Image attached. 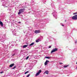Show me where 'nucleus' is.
Masks as SVG:
<instances>
[{
  "mask_svg": "<svg viewBox=\"0 0 77 77\" xmlns=\"http://www.w3.org/2000/svg\"><path fill=\"white\" fill-rule=\"evenodd\" d=\"M25 10V9H20L19 11V12L18 13V15H20L21 14H22V13H23Z\"/></svg>",
  "mask_w": 77,
  "mask_h": 77,
  "instance_id": "obj_1",
  "label": "nucleus"
},
{
  "mask_svg": "<svg viewBox=\"0 0 77 77\" xmlns=\"http://www.w3.org/2000/svg\"><path fill=\"white\" fill-rule=\"evenodd\" d=\"M57 50H58L57 48H55L54 49L52 50L51 51V53H54V52H56V51H57Z\"/></svg>",
  "mask_w": 77,
  "mask_h": 77,
  "instance_id": "obj_2",
  "label": "nucleus"
},
{
  "mask_svg": "<svg viewBox=\"0 0 77 77\" xmlns=\"http://www.w3.org/2000/svg\"><path fill=\"white\" fill-rule=\"evenodd\" d=\"M57 13L55 11H54L52 13V14L53 15V16L54 17H57V14H56Z\"/></svg>",
  "mask_w": 77,
  "mask_h": 77,
  "instance_id": "obj_3",
  "label": "nucleus"
},
{
  "mask_svg": "<svg viewBox=\"0 0 77 77\" xmlns=\"http://www.w3.org/2000/svg\"><path fill=\"white\" fill-rule=\"evenodd\" d=\"M72 20H77V15H76L72 17Z\"/></svg>",
  "mask_w": 77,
  "mask_h": 77,
  "instance_id": "obj_4",
  "label": "nucleus"
},
{
  "mask_svg": "<svg viewBox=\"0 0 77 77\" xmlns=\"http://www.w3.org/2000/svg\"><path fill=\"white\" fill-rule=\"evenodd\" d=\"M41 72V70H40L39 71H38V72L36 73V74H35V76H38V75H39Z\"/></svg>",
  "mask_w": 77,
  "mask_h": 77,
  "instance_id": "obj_5",
  "label": "nucleus"
},
{
  "mask_svg": "<svg viewBox=\"0 0 77 77\" xmlns=\"http://www.w3.org/2000/svg\"><path fill=\"white\" fill-rule=\"evenodd\" d=\"M13 35L16 36V30L14 29L13 31L12 32Z\"/></svg>",
  "mask_w": 77,
  "mask_h": 77,
  "instance_id": "obj_6",
  "label": "nucleus"
},
{
  "mask_svg": "<svg viewBox=\"0 0 77 77\" xmlns=\"http://www.w3.org/2000/svg\"><path fill=\"white\" fill-rule=\"evenodd\" d=\"M49 62V61L47 60L45 63V65H48V63Z\"/></svg>",
  "mask_w": 77,
  "mask_h": 77,
  "instance_id": "obj_7",
  "label": "nucleus"
},
{
  "mask_svg": "<svg viewBox=\"0 0 77 77\" xmlns=\"http://www.w3.org/2000/svg\"><path fill=\"white\" fill-rule=\"evenodd\" d=\"M35 32V33H40V31L36 30Z\"/></svg>",
  "mask_w": 77,
  "mask_h": 77,
  "instance_id": "obj_8",
  "label": "nucleus"
},
{
  "mask_svg": "<svg viewBox=\"0 0 77 77\" xmlns=\"http://www.w3.org/2000/svg\"><path fill=\"white\" fill-rule=\"evenodd\" d=\"M48 74V71H46L44 72V74Z\"/></svg>",
  "mask_w": 77,
  "mask_h": 77,
  "instance_id": "obj_9",
  "label": "nucleus"
},
{
  "mask_svg": "<svg viewBox=\"0 0 77 77\" xmlns=\"http://www.w3.org/2000/svg\"><path fill=\"white\" fill-rule=\"evenodd\" d=\"M0 24L1 25V26H3V22H2L0 21Z\"/></svg>",
  "mask_w": 77,
  "mask_h": 77,
  "instance_id": "obj_10",
  "label": "nucleus"
},
{
  "mask_svg": "<svg viewBox=\"0 0 77 77\" xmlns=\"http://www.w3.org/2000/svg\"><path fill=\"white\" fill-rule=\"evenodd\" d=\"M45 58H46V59H50L51 58V57H45Z\"/></svg>",
  "mask_w": 77,
  "mask_h": 77,
  "instance_id": "obj_11",
  "label": "nucleus"
},
{
  "mask_svg": "<svg viewBox=\"0 0 77 77\" xmlns=\"http://www.w3.org/2000/svg\"><path fill=\"white\" fill-rule=\"evenodd\" d=\"M14 65V63H13L9 66L10 67H12Z\"/></svg>",
  "mask_w": 77,
  "mask_h": 77,
  "instance_id": "obj_12",
  "label": "nucleus"
},
{
  "mask_svg": "<svg viewBox=\"0 0 77 77\" xmlns=\"http://www.w3.org/2000/svg\"><path fill=\"white\" fill-rule=\"evenodd\" d=\"M28 45H25L23 46V48H26L27 47Z\"/></svg>",
  "mask_w": 77,
  "mask_h": 77,
  "instance_id": "obj_13",
  "label": "nucleus"
},
{
  "mask_svg": "<svg viewBox=\"0 0 77 77\" xmlns=\"http://www.w3.org/2000/svg\"><path fill=\"white\" fill-rule=\"evenodd\" d=\"M40 40L39 39H38L37 40H36L35 41L36 42H39V40Z\"/></svg>",
  "mask_w": 77,
  "mask_h": 77,
  "instance_id": "obj_14",
  "label": "nucleus"
},
{
  "mask_svg": "<svg viewBox=\"0 0 77 77\" xmlns=\"http://www.w3.org/2000/svg\"><path fill=\"white\" fill-rule=\"evenodd\" d=\"M69 66V65H67L66 66H64V68H67V67H68V66Z\"/></svg>",
  "mask_w": 77,
  "mask_h": 77,
  "instance_id": "obj_15",
  "label": "nucleus"
},
{
  "mask_svg": "<svg viewBox=\"0 0 77 77\" xmlns=\"http://www.w3.org/2000/svg\"><path fill=\"white\" fill-rule=\"evenodd\" d=\"M35 44L34 42H33L32 43H31V44H30V46H31V45H33V44Z\"/></svg>",
  "mask_w": 77,
  "mask_h": 77,
  "instance_id": "obj_16",
  "label": "nucleus"
},
{
  "mask_svg": "<svg viewBox=\"0 0 77 77\" xmlns=\"http://www.w3.org/2000/svg\"><path fill=\"white\" fill-rule=\"evenodd\" d=\"M30 74H29L27 75V76L26 77H29V76H30Z\"/></svg>",
  "mask_w": 77,
  "mask_h": 77,
  "instance_id": "obj_17",
  "label": "nucleus"
},
{
  "mask_svg": "<svg viewBox=\"0 0 77 77\" xmlns=\"http://www.w3.org/2000/svg\"><path fill=\"white\" fill-rule=\"evenodd\" d=\"M28 72H29V71H28L26 72H25V74H26L28 73Z\"/></svg>",
  "mask_w": 77,
  "mask_h": 77,
  "instance_id": "obj_18",
  "label": "nucleus"
},
{
  "mask_svg": "<svg viewBox=\"0 0 77 77\" xmlns=\"http://www.w3.org/2000/svg\"><path fill=\"white\" fill-rule=\"evenodd\" d=\"M51 5L52 6H54V4L52 3L51 4Z\"/></svg>",
  "mask_w": 77,
  "mask_h": 77,
  "instance_id": "obj_19",
  "label": "nucleus"
},
{
  "mask_svg": "<svg viewBox=\"0 0 77 77\" xmlns=\"http://www.w3.org/2000/svg\"><path fill=\"white\" fill-rule=\"evenodd\" d=\"M29 59V56H28L26 58V60H27Z\"/></svg>",
  "mask_w": 77,
  "mask_h": 77,
  "instance_id": "obj_20",
  "label": "nucleus"
},
{
  "mask_svg": "<svg viewBox=\"0 0 77 77\" xmlns=\"http://www.w3.org/2000/svg\"><path fill=\"white\" fill-rule=\"evenodd\" d=\"M51 46H49L48 48H51Z\"/></svg>",
  "mask_w": 77,
  "mask_h": 77,
  "instance_id": "obj_21",
  "label": "nucleus"
},
{
  "mask_svg": "<svg viewBox=\"0 0 77 77\" xmlns=\"http://www.w3.org/2000/svg\"><path fill=\"white\" fill-rule=\"evenodd\" d=\"M77 14V13H73V15H75V14Z\"/></svg>",
  "mask_w": 77,
  "mask_h": 77,
  "instance_id": "obj_22",
  "label": "nucleus"
},
{
  "mask_svg": "<svg viewBox=\"0 0 77 77\" xmlns=\"http://www.w3.org/2000/svg\"><path fill=\"white\" fill-rule=\"evenodd\" d=\"M16 68V66H14L13 69H14V68Z\"/></svg>",
  "mask_w": 77,
  "mask_h": 77,
  "instance_id": "obj_23",
  "label": "nucleus"
},
{
  "mask_svg": "<svg viewBox=\"0 0 77 77\" xmlns=\"http://www.w3.org/2000/svg\"><path fill=\"white\" fill-rule=\"evenodd\" d=\"M15 54H13V55H12V56H15Z\"/></svg>",
  "mask_w": 77,
  "mask_h": 77,
  "instance_id": "obj_24",
  "label": "nucleus"
},
{
  "mask_svg": "<svg viewBox=\"0 0 77 77\" xmlns=\"http://www.w3.org/2000/svg\"><path fill=\"white\" fill-rule=\"evenodd\" d=\"M2 73H3V72H0L1 74H2Z\"/></svg>",
  "mask_w": 77,
  "mask_h": 77,
  "instance_id": "obj_25",
  "label": "nucleus"
},
{
  "mask_svg": "<svg viewBox=\"0 0 77 77\" xmlns=\"http://www.w3.org/2000/svg\"><path fill=\"white\" fill-rule=\"evenodd\" d=\"M59 63L60 64H63V63Z\"/></svg>",
  "mask_w": 77,
  "mask_h": 77,
  "instance_id": "obj_26",
  "label": "nucleus"
},
{
  "mask_svg": "<svg viewBox=\"0 0 77 77\" xmlns=\"http://www.w3.org/2000/svg\"><path fill=\"white\" fill-rule=\"evenodd\" d=\"M75 44H77V41H75Z\"/></svg>",
  "mask_w": 77,
  "mask_h": 77,
  "instance_id": "obj_27",
  "label": "nucleus"
},
{
  "mask_svg": "<svg viewBox=\"0 0 77 77\" xmlns=\"http://www.w3.org/2000/svg\"><path fill=\"white\" fill-rule=\"evenodd\" d=\"M61 26H64V25L63 24L61 25Z\"/></svg>",
  "mask_w": 77,
  "mask_h": 77,
  "instance_id": "obj_28",
  "label": "nucleus"
},
{
  "mask_svg": "<svg viewBox=\"0 0 77 77\" xmlns=\"http://www.w3.org/2000/svg\"><path fill=\"white\" fill-rule=\"evenodd\" d=\"M18 23H21V22H18Z\"/></svg>",
  "mask_w": 77,
  "mask_h": 77,
  "instance_id": "obj_29",
  "label": "nucleus"
},
{
  "mask_svg": "<svg viewBox=\"0 0 77 77\" xmlns=\"http://www.w3.org/2000/svg\"><path fill=\"white\" fill-rule=\"evenodd\" d=\"M6 7H7L6 6Z\"/></svg>",
  "mask_w": 77,
  "mask_h": 77,
  "instance_id": "obj_30",
  "label": "nucleus"
}]
</instances>
